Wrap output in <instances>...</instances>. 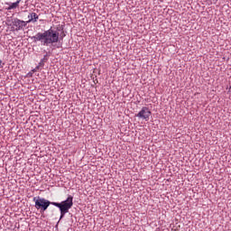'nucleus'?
<instances>
[{"instance_id":"10","label":"nucleus","mask_w":231,"mask_h":231,"mask_svg":"<svg viewBox=\"0 0 231 231\" xmlns=\"http://www.w3.org/2000/svg\"><path fill=\"white\" fill-rule=\"evenodd\" d=\"M63 37H64V36H61V37H60L61 41H62Z\"/></svg>"},{"instance_id":"1","label":"nucleus","mask_w":231,"mask_h":231,"mask_svg":"<svg viewBox=\"0 0 231 231\" xmlns=\"http://www.w3.org/2000/svg\"><path fill=\"white\" fill-rule=\"evenodd\" d=\"M34 201L35 209L40 210L41 214H44L48 210L50 205H53V207H57L60 209V220L63 219L64 216L69 212V209L73 207V196L69 195L66 200L61 202H51L44 198L34 197L32 199Z\"/></svg>"},{"instance_id":"9","label":"nucleus","mask_w":231,"mask_h":231,"mask_svg":"<svg viewBox=\"0 0 231 231\" xmlns=\"http://www.w3.org/2000/svg\"><path fill=\"white\" fill-rule=\"evenodd\" d=\"M0 68H3V60H0Z\"/></svg>"},{"instance_id":"6","label":"nucleus","mask_w":231,"mask_h":231,"mask_svg":"<svg viewBox=\"0 0 231 231\" xmlns=\"http://www.w3.org/2000/svg\"><path fill=\"white\" fill-rule=\"evenodd\" d=\"M19 3H21V0H17L16 2L11 4L6 10H15V8H19Z\"/></svg>"},{"instance_id":"8","label":"nucleus","mask_w":231,"mask_h":231,"mask_svg":"<svg viewBox=\"0 0 231 231\" xmlns=\"http://www.w3.org/2000/svg\"><path fill=\"white\" fill-rule=\"evenodd\" d=\"M42 60L44 61V62H48V54H45L43 56V59H42Z\"/></svg>"},{"instance_id":"7","label":"nucleus","mask_w":231,"mask_h":231,"mask_svg":"<svg viewBox=\"0 0 231 231\" xmlns=\"http://www.w3.org/2000/svg\"><path fill=\"white\" fill-rule=\"evenodd\" d=\"M40 68H44V61H42V60H41L38 66L35 68L34 71H37V69H39Z\"/></svg>"},{"instance_id":"5","label":"nucleus","mask_w":231,"mask_h":231,"mask_svg":"<svg viewBox=\"0 0 231 231\" xmlns=\"http://www.w3.org/2000/svg\"><path fill=\"white\" fill-rule=\"evenodd\" d=\"M28 21H26L27 24H30V23H37V21L39 20V14L37 13H30L28 14Z\"/></svg>"},{"instance_id":"4","label":"nucleus","mask_w":231,"mask_h":231,"mask_svg":"<svg viewBox=\"0 0 231 231\" xmlns=\"http://www.w3.org/2000/svg\"><path fill=\"white\" fill-rule=\"evenodd\" d=\"M13 26L15 32H19L23 28H26V26H28V23H26V21L20 20L19 18H14Z\"/></svg>"},{"instance_id":"3","label":"nucleus","mask_w":231,"mask_h":231,"mask_svg":"<svg viewBox=\"0 0 231 231\" xmlns=\"http://www.w3.org/2000/svg\"><path fill=\"white\" fill-rule=\"evenodd\" d=\"M137 118L141 120H145V122H149V118L151 117V110L149 107L143 106L138 114L135 115Z\"/></svg>"},{"instance_id":"2","label":"nucleus","mask_w":231,"mask_h":231,"mask_svg":"<svg viewBox=\"0 0 231 231\" xmlns=\"http://www.w3.org/2000/svg\"><path fill=\"white\" fill-rule=\"evenodd\" d=\"M33 42H42L43 46H50V44H56V48H62V43L60 42V34L59 31L53 30V27H51L49 30L44 31L43 32H38L36 35L31 37ZM57 42H59L57 44Z\"/></svg>"}]
</instances>
